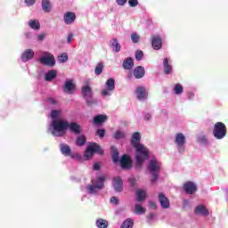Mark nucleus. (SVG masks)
Wrapping results in <instances>:
<instances>
[{"label":"nucleus","instance_id":"1","mask_svg":"<svg viewBox=\"0 0 228 228\" xmlns=\"http://www.w3.org/2000/svg\"><path fill=\"white\" fill-rule=\"evenodd\" d=\"M68 129L74 134H81V126L76 122L69 123L67 120L54 119L48 127L53 136L57 137L63 136Z\"/></svg>","mask_w":228,"mask_h":228},{"label":"nucleus","instance_id":"2","mask_svg":"<svg viewBox=\"0 0 228 228\" xmlns=\"http://www.w3.org/2000/svg\"><path fill=\"white\" fill-rule=\"evenodd\" d=\"M142 135L139 132H135L132 135L131 145L135 149V167L142 168L143 161L149 159V149L141 143Z\"/></svg>","mask_w":228,"mask_h":228},{"label":"nucleus","instance_id":"3","mask_svg":"<svg viewBox=\"0 0 228 228\" xmlns=\"http://www.w3.org/2000/svg\"><path fill=\"white\" fill-rule=\"evenodd\" d=\"M148 172L151 175V184H156L159 179V172H161V162L156 159H152L148 163Z\"/></svg>","mask_w":228,"mask_h":228},{"label":"nucleus","instance_id":"4","mask_svg":"<svg viewBox=\"0 0 228 228\" xmlns=\"http://www.w3.org/2000/svg\"><path fill=\"white\" fill-rule=\"evenodd\" d=\"M95 153L102 156V154H104V151L99 144H97V142H91L84 152V158L86 160L92 159Z\"/></svg>","mask_w":228,"mask_h":228},{"label":"nucleus","instance_id":"5","mask_svg":"<svg viewBox=\"0 0 228 228\" xmlns=\"http://www.w3.org/2000/svg\"><path fill=\"white\" fill-rule=\"evenodd\" d=\"M105 181H106V177H104V175L98 176L96 179L92 180V184L87 185L86 187L88 193L95 194L101 191V190L104 188Z\"/></svg>","mask_w":228,"mask_h":228},{"label":"nucleus","instance_id":"6","mask_svg":"<svg viewBox=\"0 0 228 228\" xmlns=\"http://www.w3.org/2000/svg\"><path fill=\"white\" fill-rule=\"evenodd\" d=\"M82 97H84L87 106L97 104V100L94 99V91H92V87L88 85L82 87Z\"/></svg>","mask_w":228,"mask_h":228},{"label":"nucleus","instance_id":"7","mask_svg":"<svg viewBox=\"0 0 228 228\" xmlns=\"http://www.w3.org/2000/svg\"><path fill=\"white\" fill-rule=\"evenodd\" d=\"M213 134L216 140H223L227 134V126L222 122H217L214 126Z\"/></svg>","mask_w":228,"mask_h":228},{"label":"nucleus","instance_id":"8","mask_svg":"<svg viewBox=\"0 0 228 228\" xmlns=\"http://www.w3.org/2000/svg\"><path fill=\"white\" fill-rule=\"evenodd\" d=\"M175 144L176 146V149L179 152V154H183L186 151V136H184V134L178 133L175 134Z\"/></svg>","mask_w":228,"mask_h":228},{"label":"nucleus","instance_id":"9","mask_svg":"<svg viewBox=\"0 0 228 228\" xmlns=\"http://www.w3.org/2000/svg\"><path fill=\"white\" fill-rule=\"evenodd\" d=\"M115 90V79L109 78L105 83V88L102 90L101 95L102 97H110Z\"/></svg>","mask_w":228,"mask_h":228},{"label":"nucleus","instance_id":"10","mask_svg":"<svg viewBox=\"0 0 228 228\" xmlns=\"http://www.w3.org/2000/svg\"><path fill=\"white\" fill-rule=\"evenodd\" d=\"M39 61L43 65H47V67H54V65H56L54 57H53V55L49 53H45V55L40 58Z\"/></svg>","mask_w":228,"mask_h":228},{"label":"nucleus","instance_id":"11","mask_svg":"<svg viewBox=\"0 0 228 228\" xmlns=\"http://www.w3.org/2000/svg\"><path fill=\"white\" fill-rule=\"evenodd\" d=\"M120 167L123 170H130L133 167V160L128 155H123L119 159Z\"/></svg>","mask_w":228,"mask_h":228},{"label":"nucleus","instance_id":"12","mask_svg":"<svg viewBox=\"0 0 228 228\" xmlns=\"http://www.w3.org/2000/svg\"><path fill=\"white\" fill-rule=\"evenodd\" d=\"M183 190L187 195H193L197 192V184L193 182H186L183 183Z\"/></svg>","mask_w":228,"mask_h":228},{"label":"nucleus","instance_id":"13","mask_svg":"<svg viewBox=\"0 0 228 228\" xmlns=\"http://www.w3.org/2000/svg\"><path fill=\"white\" fill-rule=\"evenodd\" d=\"M194 214H196L197 216H209V210L204 205H198L194 208Z\"/></svg>","mask_w":228,"mask_h":228},{"label":"nucleus","instance_id":"14","mask_svg":"<svg viewBox=\"0 0 228 228\" xmlns=\"http://www.w3.org/2000/svg\"><path fill=\"white\" fill-rule=\"evenodd\" d=\"M112 186L115 191H122L124 182L120 176H115L112 180Z\"/></svg>","mask_w":228,"mask_h":228},{"label":"nucleus","instance_id":"15","mask_svg":"<svg viewBox=\"0 0 228 228\" xmlns=\"http://www.w3.org/2000/svg\"><path fill=\"white\" fill-rule=\"evenodd\" d=\"M138 101H147V90L143 86H138L135 90Z\"/></svg>","mask_w":228,"mask_h":228},{"label":"nucleus","instance_id":"16","mask_svg":"<svg viewBox=\"0 0 228 228\" xmlns=\"http://www.w3.org/2000/svg\"><path fill=\"white\" fill-rule=\"evenodd\" d=\"M151 45L155 51H159L163 45V41L161 40V37L153 36L151 40Z\"/></svg>","mask_w":228,"mask_h":228},{"label":"nucleus","instance_id":"17","mask_svg":"<svg viewBox=\"0 0 228 228\" xmlns=\"http://www.w3.org/2000/svg\"><path fill=\"white\" fill-rule=\"evenodd\" d=\"M34 56H35V52L32 49H27L21 54V61L26 63L29 61V60H33Z\"/></svg>","mask_w":228,"mask_h":228},{"label":"nucleus","instance_id":"18","mask_svg":"<svg viewBox=\"0 0 228 228\" xmlns=\"http://www.w3.org/2000/svg\"><path fill=\"white\" fill-rule=\"evenodd\" d=\"M145 76V68L143 66H137L134 69V77L135 79H142Z\"/></svg>","mask_w":228,"mask_h":228},{"label":"nucleus","instance_id":"19","mask_svg":"<svg viewBox=\"0 0 228 228\" xmlns=\"http://www.w3.org/2000/svg\"><path fill=\"white\" fill-rule=\"evenodd\" d=\"M64 22L65 24L70 25L74 23V20H76V13L68 12L64 14Z\"/></svg>","mask_w":228,"mask_h":228},{"label":"nucleus","instance_id":"20","mask_svg":"<svg viewBox=\"0 0 228 228\" xmlns=\"http://www.w3.org/2000/svg\"><path fill=\"white\" fill-rule=\"evenodd\" d=\"M163 67H164V74L168 76L172 74V62L168 60V58H165L163 61Z\"/></svg>","mask_w":228,"mask_h":228},{"label":"nucleus","instance_id":"21","mask_svg":"<svg viewBox=\"0 0 228 228\" xmlns=\"http://www.w3.org/2000/svg\"><path fill=\"white\" fill-rule=\"evenodd\" d=\"M106 120H108V116H106L104 114H99V115L94 116V124L95 126H101V124H104V122H106Z\"/></svg>","mask_w":228,"mask_h":228},{"label":"nucleus","instance_id":"22","mask_svg":"<svg viewBox=\"0 0 228 228\" xmlns=\"http://www.w3.org/2000/svg\"><path fill=\"white\" fill-rule=\"evenodd\" d=\"M134 67V60L131 57H127L124 61H123V68L125 70H131Z\"/></svg>","mask_w":228,"mask_h":228},{"label":"nucleus","instance_id":"23","mask_svg":"<svg viewBox=\"0 0 228 228\" xmlns=\"http://www.w3.org/2000/svg\"><path fill=\"white\" fill-rule=\"evenodd\" d=\"M113 53H120V49H122V46L120 45V43H118V39L117 37H114L110 42Z\"/></svg>","mask_w":228,"mask_h":228},{"label":"nucleus","instance_id":"24","mask_svg":"<svg viewBox=\"0 0 228 228\" xmlns=\"http://www.w3.org/2000/svg\"><path fill=\"white\" fill-rule=\"evenodd\" d=\"M74 88H75V86L72 83V80H67L63 86V92L70 94H72V92H74Z\"/></svg>","mask_w":228,"mask_h":228},{"label":"nucleus","instance_id":"25","mask_svg":"<svg viewBox=\"0 0 228 228\" xmlns=\"http://www.w3.org/2000/svg\"><path fill=\"white\" fill-rule=\"evenodd\" d=\"M60 149H61V154H63V156H70V154L72 153V150L70 149V146H69V144L61 143Z\"/></svg>","mask_w":228,"mask_h":228},{"label":"nucleus","instance_id":"26","mask_svg":"<svg viewBox=\"0 0 228 228\" xmlns=\"http://www.w3.org/2000/svg\"><path fill=\"white\" fill-rule=\"evenodd\" d=\"M110 154L112 156L113 163H118V150L115 146L110 147Z\"/></svg>","mask_w":228,"mask_h":228},{"label":"nucleus","instance_id":"27","mask_svg":"<svg viewBox=\"0 0 228 228\" xmlns=\"http://www.w3.org/2000/svg\"><path fill=\"white\" fill-rule=\"evenodd\" d=\"M135 195L137 197V200H145L147 199V191L142 189H138L135 191Z\"/></svg>","mask_w":228,"mask_h":228},{"label":"nucleus","instance_id":"28","mask_svg":"<svg viewBox=\"0 0 228 228\" xmlns=\"http://www.w3.org/2000/svg\"><path fill=\"white\" fill-rule=\"evenodd\" d=\"M86 143V136H85V134H81L77 137L76 145H77V147H85Z\"/></svg>","mask_w":228,"mask_h":228},{"label":"nucleus","instance_id":"29","mask_svg":"<svg viewBox=\"0 0 228 228\" xmlns=\"http://www.w3.org/2000/svg\"><path fill=\"white\" fill-rule=\"evenodd\" d=\"M56 76H57L56 70L51 69L45 74V81H53V79H56Z\"/></svg>","mask_w":228,"mask_h":228},{"label":"nucleus","instance_id":"30","mask_svg":"<svg viewBox=\"0 0 228 228\" xmlns=\"http://www.w3.org/2000/svg\"><path fill=\"white\" fill-rule=\"evenodd\" d=\"M28 26L31 28V29H35L36 31H38L40 29V22L37 20H28Z\"/></svg>","mask_w":228,"mask_h":228},{"label":"nucleus","instance_id":"31","mask_svg":"<svg viewBox=\"0 0 228 228\" xmlns=\"http://www.w3.org/2000/svg\"><path fill=\"white\" fill-rule=\"evenodd\" d=\"M42 9L49 13L51 12V0H42Z\"/></svg>","mask_w":228,"mask_h":228},{"label":"nucleus","instance_id":"32","mask_svg":"<svg viewBox=\"0 0 228 228\" xmlns=\"http://www.w3.org/2000/svg\"><path fill=\"white\" fill-rule=\"evenodd\" d=\"M134 225V221H133V219L131 218H127L123 222L120 228H133Z\"/></svg>","mask_w":228,"mask_h":228},{"label":"nucleus","instance_id":"33","mask_svg":"<svg viewBox=\"0 0 228 228\" xmlns=\"http://www.w3.org/2000/svg\"><path fill=\"white\" fill-rule=\"evenodd\" d=\"M96 227L98 228H108V221L102 218H100L95 223Z\"/></svg>","mask_w":228,"mask_h":228},{"label":"nucleus","instance_id":"34","mask_svg":"<svg viewBox=\"0 0 228 228\" xmlns=\"http://www.w3.org/2000/svg\"><path fill=\"white\" fill-rule=\"evenodd\" d=\"M102 70H104V64L102 62H99L94 69L95 76H101V74H102Z\"/></svg>","mask_w":228,"mask_h":228},{"label":"nucleus","instance_id":"35","mask_svg":"<svg viewBox=\"0 0 228 228\" xmlns=\"http://www.w3.org/2000/svg\"><path fill=\"white\" fill-rule=\"evenodd\" d=\"M146 209L142 205L136 204L134 208L135 215H144Z\"/></svg>","mask_w":228,"mask_h":228},{"label":"nucleus","instance_id":"36","mask_svg":"<svg viewBox=\"0 0 228 228\" xmlns=\"http://www.w3.org/2000/svg\"><path fill=\"white\" fill-rule=\"evenodd\" d=\"M198 142L201 145H208V136L200 134L198 136Z\"/></svg>","mask_w":228,"mask_h":228},{"label":"nucleus","instance_id":"37","mask_svg":"<svg viewBox=\"0 0 228 228\" xmlns=\"http://www.w3.org/2000/svg\"><path fill=\"white\" fill-rule=\"evenodd\" d=\"M114 138L115 140H122L126 138V133H124L123 131L118 130L114 134Z\"/></svg>","mask_w":228,"mask_h":228},{"label":"nucleus","instance_id":"38","mask_svg":"<svg viewBox=\"0 0 228 228\" xmlns=\"http://www.w3.org/2000/svg\"><path fill=\"white\" fill-rule=\"evenodd\" d=\"M174 92L176 95H181L183 92V86H181V84H176L174 87Z\"/></svg>","mask_w":228,"mask_h":228},{"label":"nucleus","instance_id":"39","mask_svg":"<svg viewBox=\"0 0 228 228\" xmlns=\"http://www.w3.org/2000/svg\"><path fill=\"white\" fill-rule=\"evenodd\" d=\"M58 60L60 63H67V61H69V55H67V53H62L58 56Z\"/></svg>","mask_w":228,"mask_h":228},{"label":"nucleus","instance_id":"40","mask_svg":"<svg viewBox=\"0 0 228 228\" xmlns=\"http://www.w3.org/2000/svg\"><path fill=\"white\" fill-rule=\"evenodd\" d=\"M58 115H60V110H53L51 113V118H53L52 122H54V120H65V119H58Z\"/></svg>","mask_w":228,"mask_h":228},{"label":"nucleus","instance_id":"41","mask_svg":"<svg viewBox=\"0 0 228 228\" xmlns=\"http://www.w3.org/2000/svg\"><path fill=\"white\" fill-rule=\"evenodd\" d=\"M142 59H143V52L142 50H137L135 52V60L137 61H142Z\"/></svg>","mask_w":228,"mask_h":228},{"label":"nucleus","instance_id":"42","mask_svg":"<svg viewBox=\"0 0 228 228\" xmlns=\"http://www.w3.org/2000/svg\"><path fill=\"white\" fill-rule=\"evenodd\" d=\"M131 40L133 44H138L140 42V36L137 33H133L131 35Z\"/></svg>","mask_w":228,"mask_h":228},{"label":"nucleus","instance_id":"43","mask_svg":"<svg viewBox=\"0 0 228 228\" xmlns=\"http://www.w3.org/2000/svg\"><path fill=\"white\" fill-rule=\"evenodd\" d=\"M160 206L164 209H167V208H170V201L169 200H160Z\"/></svg>","mask_w":228,"mask_h":228},{"label":"nucleus","instance_id":"44","mask_svg":"<svg viewBox=\"0 0 228 228\" xmlns=\"http://www.w3.org/2000/svg\"><path fill=\"white\" fill-rule=\"evenodd\" d=\"M46 102L51 106H58V101H56L54 98H48Z\"/></svg>","mask_w":228,"mask_h":228},{"label":"nucleus","instance_id":"45","mask_svg":"<svg viewBox=\"0 0 228 228\" xmlns=\"http://www.w3.org/2000/svg\"><path fill=\"white\" fill-rule=\"evenodd\" d=\"M106 134V130L104 129H97L96 130V135L100 138H104V135Z\"/></svg>","mask_w":228,"mask_h":228},{"label":"nucleus","instance_id":"46","mask_svg":"<svg viewBox=\"0 0 228 228\" xmlns=\"http://www.w3.org/2000/svg\"><path fill=\"white\" fill-rule=\"evenodd\" d=\"M128 4L132 8H134V7L138 6V0H128Z\"/></svg>","mask_w":228,"mask_h":228},{"label":"nucleus","instance_id":"47","mask_svg":"<svg viewBox=\"0 0 228 228\" xmlns=\"http://www.w3.org/2000/svg\"><path fill=\"white\" fill-rule=\"evenodd\" d=\"M151 209H158V205L156 204V201L151 200L149 204Z\"/></svg>","mask_w":228,"mask_h":228},{"label":"nucleus","instance_id":"48","mask_svg":"<svg viewBox=\"0 0 228 228\" xmlns=\"http://www.w3.org/2000/svg\"><path fill=\"white\" fill-rule=\"evenodd\" d=\"M37 3V0H25V4L27 6H33Z\"/></svg>","mask_w":228,"mask_h":228},{"label":"nucleus","instance_id":"49","mask_svg":"<svg viewBox=\"0 0 228 228\" xmlns=\"http://www.w3.org/2000/svg\"><path fill=\"white\" fill-rule=\"evenodd\" d=\"M116 3L118 6H124L127 3V0H116Z\"/></svg>","mask_w":228,"mask_h":228},{"label":"nucleus","instance_id":"50","mask_svg":"<svg viewBox=\"0 0 228 228\" xmlns=\"http://www.w3.org/2000/svg\"><path fill=\"white\" fill-rule=\"evenodd\" d=\"M37 40L39 41V42H44V40H45V34H39L38 36H37Z\"/></svg>","mask_w":228,"mask_h":228},{"label":"nucleus","instance_id":"51","mask_svg":"<svg viewBox=\"0 0 228 228\" xmlns=\"http://www.w3.org/2000/svg\"><path fill=\"white\" fill-rule=\"evenodd\" d=\"M128 183L130 186H135L136 185V179L135 178H129Z\"/></svg>","mask_w":228,"mask_h":228},{"label":"nucleus","instance_id":"52","mask_svg":"<svg viewBox=\"0 0 228 228\" xmlns=\"http://www.w3.org/2000/svg\"><path fill=\"white\" fill-rule=\"evenodd\" d=\"M159 200H168V199L163 193H159Z\"/></svg>","mask_w":228,"mask_h":228},{"label":"nucleus","instance_id":"53","mask_svg":"<svg viewBox=\"0 0 228 228\" xmlns=\"http://www.w3.org/2000/svg\"><path fill=\"white\" fill-rule=\"evenodd\" d=\"M72 38H74V35L72 33L69 34L68 39H67L68 44H70L72 42Z\"/></svg>","mask_w":228,"mask_h":228},{"label":"nucleus","instance_id":"54","mask_svg":"<svg viewBox=\"0 0 228 228\" xmlns=\"http://www.w3.org/2000/svg\"><path fill=\"white\" fill-rule=\"evenodd\" d=\"M147 218H148V222H152V220H154V214L153 213L149 214Z\"/></svg>","mask_w":228,"mask_h":228},{"label":"nucleus","instance_id":"55","mask_svg":"<svg viewBox=\"0 0 228 228\" xmlns=\"http://www.w3.org/2000/svg\"><path fill=\"white\" fill-rule=\"evenodd\" d=\"M94 170H96V171L101 170V165L99 163H94Z\"/></svg>","mask_w":228,"mask_h":228},{"label":"nucleus","instance_id":"56","mask_svg":"<svg viewBox=\"0 0 228 228\" xmlns=\"http://www.w3.org/2000/svg\"><path fill=\"white\" fill-rule=\"evenodd\" d=\"M151 118H152V115H151V113H146L144 115V120H150Z\"/></svg>","mask_w":228,"mask_h":228},{"label":"nucleus","instance_id":"57","mask_svg":"<svg viewBox=\"0 0 228 228\" xmlns=\"http://www.w3.org/2000/svg\"><path fill=\"white\" fill-rule=\"evenodd\" d=\"M195 97V94L193 93H188V99L191 101Z\"/></svg>","mask_w":228,"mask_h":228},{"label":"nucleus","instance_id":"58","mask_svg":"<svg viewBox=\"0 0 228 228\" xmlns=\"http://www.w3.org/2000/svg\"><path fill=\"white\" fill-rule=\"evenodd\" d=\"M118 200H110V203L112 204V206H118Z\"/></svg>","mask_w":228,"mask_h":228},{"label":"nucleus","instance_id":"59","mask_svg":"<svg viewBox=\"0 0 228 228\" xmlns=\"http://www.w3.org/2000/svg\"><path fill=\"white\" fill-rule=\"evenodd\" d=\"M110 200H118V199H117V197H115V196H112V197L110 198Z\"/></svg>","mask_w":228,"mask_h":228},{"label":"nucleus","instance_id":"60","mask_svg":"<svg viewBox=\"0 0 228 228\" xmlns=\"http://www.w3.org/2000/svg\"><path fill=\"white\" fill-rule=\"evenodd\" d=\"M224 193H225V195L227 196V199H228V189H224Z\"/></svg>","mask_w":228,"mask_h":228},{"label":"nucleus","instance_id":"61","mask_svg":"<svg viewBox=\"0 0 228 228\" xmlns=\"http://www.w3.org/2000/svg\"><path fill=\"white\" fill-rule=\"evenodd\" d=\"M72 158H79V154L73 155Z\"/></svg>","mask_w":228,"mask_h":228},{"label":"nucleus","instance_id":"62","mask_svg":"<svg viewBox=\"0 0 228 228\" xmlns=\"http://www.w3.org/2000/svg\"><path fill=\"white\" fill-rule=\"evenodd\" d=\"M186 204H188V201H184L183 208H186Z\"/></svg>","mask_w":228,"mask_h":228}]
</instances>
